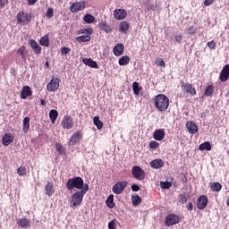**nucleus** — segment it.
Segmentation results:
<instances>
[{
	"label": "nucleus",
	"mask_w": 229,
	"mask_h": 229,
	"mask_svg": "<svg viewBox=\"0 0 229 229\" xmlns=\"http://www.w3.org/2000/svg\"><path fill=\"white\" fill-rule=\"evenodd\" d=\"M24 51H26V47L23 46L20 47L16 52L17 56H21L22 60H26V56L24 55Z\"/></svg>",
	"instance_id": "nucleus-41"
},
{
	"label": "nucleus",
	"mask_w": 229,
	"mask_h": 229,
	"mask_svg": "<svg viewBox=\"0 0 229 229\" xmlns=\"http://www.w3.org/2000/svg\"><path fill=\"white\" fill-rule=\"evenodd\" d=\"M186 129L191 135H196L198 133V125L194 122L188 121L186 123Z\"/></svg>",
	"instance_id": "nucleus-16"
},
{
	"label": "nucleus",
	"mask_w": 229,
	"mask_h": 229,
	"mask_svg": "<svg viewBox=\"0 0 229 229\" xmlns=\"http://www.w3.org/2000/svg\"><path fill=\"white\" fill-rule=\"evenodd\" d=\"M188 33H189V35H195V33H196V29H194V27H190L189 29H188Z\"/></svg>",
	"instance_id": "nucleus-52"
},
{
	"label": "nucleus",
	"mask_w": 229,
	"mask_h": 229,
	"mask_svg": "<svg viewBox=\"0 0 229 229\" xmlns=\"http://www.w3.org/2000/svg\"><path fill=\"white\" fill-rule=\"evenodd\" d=\"M181 202L187 203V197L186 196H182Z\"/></svg>",
	"instance_id": "nucleus-59"
},
{
	"label": "nucleus",
	"mask_w": 229,
	"mask_h": 229,
	"mask_svg": "<svg viewBox=\"0 0 229 229\" xmlns=\"http://www.w3.org/2000/svg\"><path fill=\"white\" fill-rule=\"evenodd\" d=\"M40 102H41V105H43V106H45V105L47 104L45 99H41Z\"/></svg>",
	"instance_id": "nucleus-60"
},
{
	"label": "nucleus",
	"mask_w": 229,
	"mask_h": 229,
	"mask_svg": "<svg viewBox=\"0 0 229 229\" xmlns=\"http://www.w3.org/2000/svg\"><path fill=\"white\" fill-rule=\"evenodd\" d=\"M98 28H100V30H102V31H105L106 33H110L112 31V29L105 21L100 22L98 24Z\"/></svg>",
	"instance_id": "nucleus-30"
},
{
	"label": "nucleus",
	"mask_w": 229,
	"mask_h": 229,
	"mask_svg": "<svg viewBox=\"0 0 229 229\" xmlns=\"http://www.w3.org/2000/svg\"><path fill=\"white\" fill-rule=\"evenodd\" d=\"M131 202L134 207H137V206L140 205V203L142 202V199L139 195H132Z\"/></svg>",
	"instance_id": "nucleus-32"
},
{
	"label": "nucleus",
	"mask_w": 229,
	"mask_h": 229,
	"mask_svg": "<svg viewBox=\"0 0 229 229\" xmlns=\"http://www.w3.org/2000/svg\"><path fill=\"white\" fill-rule=\"evenodd\" d=\"M161 189H171L173 187V182H160Z\"/></svg>",
	"instance_id": "nucleus-44"
},
{
	"label": "nucleus",
	"mask_w": 229,
	"mask_h": 229,
	"mask_svg": "<svg viewBox=\"0 0 229 229\" xmlns=\"http://www.w3.org/2000/svg\"><path fill=\"white\" fill-rule=\"evenodd\" d=\"M178 223H180V216L175 214L168 215L165 220V226H173L174 225H178Z\"/></svg>",
	"instance_id": "nucleus-9"
},
{
	"label": "nucleus",
	"mask_w": 229,
	"mask_h": 229,
	"mask_svg": "<svg viewBox=\"0 0 229 229\" xmlns=\"http://www.w3.org/2000/svg\"><path fill=\"white\" fill-rule=\"evenodd\" d=\"M113 53L114 56H122L123 53H124V45H123V43H118L114 47Z\"/></svg>",
	"instance_id": "nucleus-19"
},
{
	"label": "nucleus",
	"mask_w": 229,
	"mask_h": 229,
	"mask_svg": "<svg viewBox=\"0 0 229 229\" xmlns=\"http://www.w3.org/2000/svg\"><path fill=\"white\" fill-rule=\"evenodd\" d=\"M126 15H128V13L126 12L125 9H115L114 11V17L117 21H123L126 19Z\"/></svg>",
	"instance_id": "nucleus-13"
},
{
	"label": "nucleus",
	"mask_w": 229,
	"mask_h": 229,
	"mask_svg": "<svg viewBox=\"0 0 229 229\" xmlns=\"http://www.w3.org/2000/svg\"><path fill=\"white\" fill-rule=\"evenodd\" d=\"M199 151H210L212 149V145H210V142L206 141L199 145Z\"/></svg>",
	"instance_id": "nucleus-28"
},
{
	"label": "nucleus",
	"mask_w": 229,
	"mask_h": 229,
	"mask_svg": "<svg viewBox=\"0 0 229 229\" xmlns=\"http://www.w3.org/2000/svg\"><path fill=\"white\" fill-rule=\"evenodd\" d=\"M16 224L20 228H30L31 226V220L23 217L16 220Z\"/></svg>",
	"instance_id": "nucleus-15"
},
{
	"label": "nucleus",
	"mask_w": 229,
	"mask_h": 229,
	"mask_svg": "<svg viewBox=\"0 0 229 229\" xmlns=\"http://www.w3.org/2000/svg\"><path fill=\"white\" fill-rule=\"evenodd\" d=\"M81 139H83L81 131H75L68 140V148H72V146L78 144Z\"/></svg>",
	"instance_id": "nucleus-7"
},
{
	"label": "nucleus",
	"mask_w": 229,
	"mask_h": 229,
	"mask_svg": "<svg viewBox=\"0 0 229 229\" xmlns=\"http://www.w3.org/2000/svg\"><path fill=\"white\" fill-rule=\"evenodd\" d=\"M60 89V78L53 77L49 83L47 85V90L48 92H56Z\"/></svg>",
	"instance_id": "nucleus-5"
},
{
	"label": "nucleus",
	"mask_w": 229,
	"mask_h": 229,
	"mask_svg": "<svg viewBox=\"0 0 229 229\" xmlns=\"http://www.w3.org/2000/svg\"><path fill=\"white\" fill-rule=\"evenodd\" d=\"M30 47H32L36 55H40V53H42V47H40V45H38L37 41L31 39L30 41Z\"/></svg>",
	"instance_id": "nucleus-23"
},
{
	"label": "nucleus",
	"mask_w": 229,
	"mask_h": 229,
	"mask_svg": "<svg viewBox=\"0 0 229 229\" xmlns=\"http://www.w3.org/2000/svg\"><path fill=\"white\" fill-rule=\"evenodd\" d=\"M30 22H31V14L24 11L18 13L17 24H20V26H26V24H30Z\"/></svg>",
	"instance_id": "nucleus-4"
},
{
	"label": "nucleus",
	"mask_w": 229,
	"mask_h": 229,
	"mask_svg": "<svg viewBox=\"0 0 229 229\" xmlns=\"http://www.w3.org/2000/svg\"><path fill=\"white\" fill-rule=\"evenodd\" d=\"M86 192H89V184L87 183H85L82 190L72 195L70 199L72 208H76V207H80V205H81V202L83 201V196H85Z\"/></svg>",
	"instance_id": "nucleus-1"
},
{
	"label": "nucleus",
	"mask_w": 229,
	"mask_h": 229,
	"mask_svg": "<svg viewBox=\"0 0 229 229\" xmlns=\"http://www.w3.org/2000/svg\"><path fill=\"white\" fill-rule=\"evenodd\" d=\"M157 5H154V6L151 7V10H154V11H155V10H157Z\"/></svg>",
	"instance_id": "nucleus-61"
},
{
	"label": "nucleus",
	"mask_w": 229,
	"mask_h": 229,
	"mask_svg": "<svg viewBox=\"0 0 229 229\" xmlns=\"http://www.w3.org/2000/svg\"><path fill=\"white\" fill-rule=\"evenodd\" d=\"M208 47H209V49H216V41L212 40L207 43Z\"/></svg>",
	"instance_id": "nucleus-50"
},
{
	"label": "nucleus",
	"mask_w": 229,
	"mask_h": 229,
	"mask_svg": "<svg viewBox=\"0 0 229 229\" xmlns=\"http://www.w3.org/2000/svg\"><path fill=\"white\" fill-rule=\"evenodd\" d=\"M28 1V4H30V6L35 4V3H37V0H27Z\"/></svg>",
	"instance_id": "nucleus-58"
},
{
	"label": "nucleus",
	"mask_w": 229,
	"mask_h": 229,
	"mask_svg": "<svg viewBox=\"0 0 229 229\" xmlns=\"http://www.w3.org/2000/svg\"><path fill=\"white\" fill-rule=\"evenodd\" d=\"M5 4H8V0H0V8H4Z\"/></svg>",
	"instance_id": "nucleus-54"
},
{
	"label": "nucleus",
	"mask_w": 229,
	"mask_h": 229,
	"mask_svg": "<svg viewBox=\"0 0 229 229\" xmlns=\"http://www.w3.org/2000/svg\"><path fill=\"white\" fill-rule=\"evenodd\" d=\"M165 164V163L164 162V160L160 158H157L150 162V167H152V169H162Z\"/></svg>",
	"instance_id": "nucleus-18"
},
{
	"label": "nucleus",
	"mask_w": 229,
	"mask_h": 229,
	"mask_svg": "<svg viewBox=\"0 0 229 229\" xmlns=\"http://www.w3.org/2000/svg\"><path fill=\"white\" fill-rule=\"evenodd\" d=\"M182 87L185 89L186 94H190V96H196V88L192 87V84L182 83Z\"/></svg>",
	"instance_id": "nucleus-20"
},
{
	"label": "nucleus",
	"mask_w": 229,
	"mask_h": 229,
	"mask_svg": "<svg viewBox=\"0 0 229 229\" xmlns=\"http://www.w3.org/2000/svg\"><path fill=\"white\" fill-rule=\"evenodd\" d=\"M130 30V24L128 21H122L120 24V31L122 33H126Z\"/></svg>",
	"instance_id": "nucleus-33"
},
{
	"label": "nucleus",
	"mask_w": 229,
	"mask_h": 229,
	"mask_svg": "<svg viewBox=\"0 0 229 229\" xmlns=\"http://www.w3.org/2000/svg\"><path fill=\"white\" fill-rule=\"evenodd\" d=\"M155 140H164L165 139V131L164 129H157L153 133Z\"/></svg>",
	"instance_id": "nucleus-17"
},
{
	"label": "nucleus",
	"mask_w": 229,
	"mask_h": 229,
	"mask_svg": "<svg viewBox=\"0 0 229 229\" xmlns=\"http://www.w3.org/2000/svg\"><path fill=\"white\" fill-rule=\"evenodd\" d=\"M49 118L51 120L52 124H55V123H56V119H58V111L55 109L50 110Z\"/></svg>",
	"instance_id": "nucleus-27"
},
{
	"label": "nucleus",
	"mask_w": 229,
	"mask_h": 229,
	"mask_svg": "<svg viewBox=\"0 0 229 229\" xmlns=\"http://www.w3.org/2000/svg\"><path fill=\"white\" fill-rule=\"evenodd\" d=\"M210 189L213 191V192H219L221 189H223V186L219 182H214L211 183Z\"/></svg>",
	"instance_id": "nucleus-34"
},
{
	"label": "nucleus",
	"mask_w": 229,
	"mask_h": 229,
	"mask_svg": "<svg viewBox=\"0 0 229 229\" xmlns=\"http://www.w3.org/2000/svg\"><path fill=\"white\" fill-rule=\"evenodd\" d=\"M39 44L45 47H47V46H49V35H45L42 37L40 38Z\"/></svg>",
	"instance_id": "nucleus-37"
},
{
	"label": "nucleus",
	"mask_w": 229,
	"mask_h": 229,
	"mask_svg": "<svg viewBox=\"0 0 229 229\" xmlns=\"http://www.w3.org/2000/svg\"><path fill=\"white\" fill-rule=\"evenodd\" d=\"M131 191H133V192H139V191H140V187L137 184H132Z\"/></svg>",
	"instance_id": "nucleus-51"
},
{
	"label": "nucleus",
	"mask_w": 229,
	"mask_h": 229,
	"mask_svg": "<svg viewBox=\"0 0 229 229\" xmlns=\"http://www.w3.org/2000/svg\"><path fill=\"white\" fill-rule=\"evenodd\" d=\"M82 63L85 65H88V67H91V69H99V66L98 65V63L92 59L89 58H84L82 60Z\"/></svg>",
	"instance_id": "nucleus-21"
},
{
	"label": "nucleus",
	"mask_w": 229,
	"mask_h": 229,
	"mask_svg": "<svg viewBox=\"0 0 229 229\" xmlns=\"http://www.w3.org/2000/svg\"><path fill=\"white\" fill-rule=\"evenodd\" d=\"M157 65H159L160 67H165V62L164 61V59H159Z\"/></svg>",
	"instance_id": "nucleus-55"
},
{
	"label": "nucleus",
	"mask_w": 229,
	"mask_h": 229,
	"mask_svg": "<svg viewBox=\"0 0 229 229\" xmlns=\"http://www.w3.org/2000/svg\"><path fill=\"white\" fill-rule=\"evenodd\" d=\"M207 205H208V198L205 195L200 196L197 200V208L204 210L207 208Z\"/></svg>",
	"instance_id": "nucleus-12"
},
{
	"label": "nucleus",
	"mask_w": 229,
	"mask_h": 229,
	"mask_svg": "<svg viewBox=\"0 0 229 229\" xmlns=\"http://www.w3.org/2000/svg\"><path fill=\"white\" fill-rule=\"evenodd\" d=\"M61 126L64 128V130H71L74 128V122H72V117L69 115L64 116L61 123Z\"/></svg>",
	"instance_id": "nucleus-11"
},
{
	"label": "nucleus",
	"mask_w": 229,
	"mask_h": 229,
	"mask_svg": "<svg viewBox=\"0 0 229 229\" xmlns=\"http://www.w3.org/2000/svg\"><path fill=\"white\" fill-rule=\"evenodd\" d=\"M174 38H175V42H178L180 44L182 40V34L175 35Z\"/></svg>",
	"instance_id": "nucleus-53"
},
{
	"label": "nucleus",
	"mask_w": 229,
	"mask_h": 229,
	"mask_svg": "<svg viewBox=\"0 0 229 229\" xmlns=\"http://www.w3.org/2000/svg\"><path fill=\"white\" fill-rule=\"evenodd\" d=\"M155 106L159 112H165V110L169 108V98L164 94L156 96Z\"/></svg>",
	"instance_id": "nucleus-2"
},
{
	"label": "nucleus",
	"mask_w": 229,
	"mask_h": 229,
	"mask_svg": "<svg viewBox=\"0 0 229 229\" xmlns=\"http://www.w3.org/2000/svg\"><path fill=\"white\" fill-rule=\"evenodd\" d=\"M69 53H71V48L65 47H62L61 55H69Z\"/></svg>",
	"instance_id": "nucleus-49"
},
{
	"label": "nucleus",
	"mask_w": 229,
	"mask_h": 229,
	"mask_svg": "<svg viewBox=\"0 0 229 229\" xmlns=\"http://www.w3.org/2000/svg\"><path fill=\"white\" fill-rule=\"evenodd\" d=\"M126 187H128V182H118L113 186L112 191L114 194H123V191L124 189H126Z\"/></svg>",
	"instance_id": "nucleus-8"
},
{
	"label": "nucleus",
	"mask_w": 229,
	"mask_h": 229,
	"mask_svg": "<svg viewBox=\"0 0 229 229\" xmlns=\"http://www.w3.org/2000/svg\"><path fill=\"white\" fill-rule=\"evenodd\" d=\"M90 38H91L90 36L83 35V36L77 37L76 41L77 42H90Z\"/></svg>",
	"instance_id": "nucleus-42"
},
{
	"label": "nucleus",
	"mask_w": 229,
	"mask_h": 229,
	"mask_svg": "<svg viewBox=\"0 0 229 229\" xmlns=\"http://www.w3.org/2000/svg\"><path fill=\"white\" fill-rule=\"evenodd\" d=\"M13 142V136L11 133H7L3 138L4 146H10Z\"/></svg>",
	"instance_id": "nucleus-25"
},
{
	"label": "nucleus",
	"mask_w": 229,
	"mask_h": 229,
	"mask_svg": "<svg viewBox=\"0 0 229 229\" xmlns=\"http://www.w3.org/2000/svg\"><path fill=\"white\" fill-rule=\"evenodd\" d=\"M192 208H194V205H192V202L188 203L187 210H192Z\"/></svg>",
	"instance_id": "nucleus-57"
},
{
	"label": "nucleus",
	"mask_w": 229,
	"mask_h": 229,
	"mask_svg": "<svg viewBox=\"0 0 229 229\" xmlns=\"http://www.w3.org/2000/svg\"><path fill=\"white\" fill-rule=\"evenodd\" d=\"M54 11H53V8L49 7L47 10V19H53L54 17Z\"/></svg>",
	"instance_id": "nucleus-48"
},
{
	"label": "nucleus",
	"mask_w": 229,
	"mask_h": 229,
	"mask_svg": "<svg viewBox=\"0 0 229 229\" xmlns=\"http://www.w3.org/2000/svg\"><path fill=\"white\" fill-rule=\"evenodd\" d=\"M132 90L135 96H139V94H140V90H142V88L139 86V82H133Z\"/></svg>",
	"instance_id": "nucleus-39"
},
{
	"label": "nucleus",
	"mask_w": 229,
	"mask_h": 229,
	"mask_svg": "<svg viewBox=\"0 0 229 229\" xmlns=\"http://www.w3.org/2000/svg\"><path fill=\"white\" fill-rule=\"evenodd\" d=\"M22 131L28 133L30 131V117L26 116L22 121Z\"/></svg>",
	"instance_id": "nucleus-26"
},
{
	"label": "nucleus",
	"mask_w": 229,
	"mask_h": 229,
	"mask_svg": "<svg viewBox=\"0 0 229 229\" xmlns=\"http://www.w3.org/2000/svg\"><path fill=\"white\" fill-rule=\"evenodd\" d=\"M92 33H94V30H92V28L81 29L79 30V35L90 37Z\"/></svg>",
	"instance_id": "nucleus-31"
},
{
	"label": "nucleus",
	"mask_w": 229,
	"mask_h": 229,
	"mask_svg": "<svg viewBox=\"0 0 229 229\" xmlns=\"http://www.w3.org/2000/svg\"><path fill=\"white\" fill-rule=\"evenodd\" d=\"M30 96H31V88H30V86L23 87L21 92V99H26L30 98Z\"/></svg>",
	"instance_id": "nucleus-22"
},
{
	"label": "nucleus",
	"mask_w": 229,
	"mask_h": 229,
	"mask_svg": "<svg viewBox=\"0 0 229 229\" xmlns=\"http://www.w3.org/2000/svg\"><path fill=\"white\" fill-rule=\"evenodd\" d=\"M93 123L95 126H97L98 130H101V128H103V122L99 120V116H95L93 118Z\"/></svg>",
	"instance_id": "nucleus-40"
},
{
	"label": "nucleus",
	"mask_w": 229,
	"mask_h": 229,
	"mask_svg": "<svg viewBox=\"0 0 229 229\" xmlns=\"http://www.w3.org/2000/svg\"><path fill=\"white\" fill-rule=\"evenodd\" d=\"M84 21L86 24H92L96 21V18L92 14H86L84 16Z\"/></svg>",
	"instance_id": "nucleus-35"
},
{
	"label": "nucleus",
	"mask_w": 229,
	"mask_h": 229,
	"mask_svg": "<svg viewBox=\"0 0 229 229\" xmlns=\"http://www.w3.org/2000/svg\"><path fill=\"white\" fill-rule=\"evenodd\" d=\"M214 94V86L209 85L205 89V96L210 97Z\"/></svg>",
	"instance_id": "nucleus-43"
},
{
	"label": "nucleus",
	"mask_w": 229,
	"mask_h": 229,
	"mask_svg": "<svg viewBox=\"0 0 229 229\" xmlns=\"http://www.w3.org/2000/svg\"><path fill=\"white\" fill-rule=\"evenodd\" d=\"M119 65H128L130 64V57L128 55L122 56L118 61Z\"/></svg>",
	"instance_id": "nucleus-38"
},
{
	"label": "nucleus",
	"mask_w": 229,
	"mask_h": 229,
	"mask_svg": "<svg viewBox=\"0 0 229 229\" xmlns=\"http://www.w3.org/2000/svg\"><path fill=\"white\" fill-rule=\"evenodd\" d=\"M47 67H49V62L46 63Z\"/></svg>",
	"instance_id": "nucleus-62"
},
{
	"label": "nucleus",
	"mask_w": 229,
	"mask_h": 229,
	"mask_svg": "<svg viewBox=\"0 0 229 229\" xmlns=\"http://www.w3.org/2000/svg\"><path fill=\"white\" fill-rule=\"evenodd\" d=\"M85 1L75 2L70 6V12H72V13H78V12L85 10Z\"/></svg>",
	"instance_id": "nucleus-10"
},
{
	"label": "nucleus",
	"mask_w": 229,
	"mask_h": 229,
	"mask_svg": "<svg viewBox=\"0 0 229 229\" xmlns=\"http://www.w3.org/2000/svg\"><path fill=\"white\" fill-rule=\"evenodd\" d=\"M46 195L48 196V198H51L53 194H55V188L53 186V182H49L45 186Z\"/></svg>",
	"instance_id": "nucleus-24"
},
{
	"label": "nucleus",
	"mask_w": 229,
	"mask_h": 229,
	"mask_svg": "<svg viewBox=\"0 0 229 229\" xmlns=\"http://www.w3.org/2000/svg\"><path fill=\"white\" fill-rule=\"evenodd\" d=\"M131 174L133 175V178H135V180H140L142 181L144 180V178H146V174L144 173V170H142V168H140V166H133L131 168Z\"/></svg>",
	"instance_id": "nucleus-6"
},
{
	"label": "nucleus",
	"mask_w": 229,
	"mask_h": 229,
	"mask_svg": "<svg viewBox=\"0 0 229 229\" xmlns=\"http://www.w3.org/2000/svg\"><path fill=\"white\" fill-rule=\"evenodd\" d=\"M17 173L19 174V176H26V167L24 166H20L18 169H17Z\"/></svg>",
	"instance_id": "nucleus-45"
},
{
	"label": "nucleus",
	"mask_w": 229,
	"mask_h": 229,
	"mask_svg": "<svg viewBox=\"0 0 229 229\" xmlns=\"http://www.w3.org/2000/svg\"><path fill=\"white\" fill-rule=\"evenodd\" d=\"M214 1H216V0H205L204 4H205V6H210V4H212V3H214Z\"/></svg>",
	"instance_id": "nucleus-56"
},
{
	"label": "nucleus",
	"mask_w": 229,
	"mask_h": 229,
	"mask_svg": "<svg viewBox=\"0 0 229 229\" xmlns=\"http://www.w3.org/2000/svg\"><path fill=\"white\" fill-rule=\"evenodd\" d=\"M106 205L108 208H114L115 207V203L114 202V194H110L106 200Z\"/></svg>",
	"instance_id": "nucleus-29"
},
{
	"label": "nucleus",
	"mask_w": 229,
	"mask_h": 229,
	"mask_svg": "<svg viewBox=\"0 0 229 229\" xmlns=\"http://www.w3.org/2000/svg\"><path fill=\"white\" fill-rule=\"evenodd\" d=\"M149 148L150 149H157V148H160V143L157 141H150Z\"/></svg>",
	"instance_id": "nucleus-46"
},
{
	"label": "nucleus",
	"mask_w": 229,
	"mask_h": 229,
	"mask_svg": "<svg viewBox=\"0 0 229 229\" xmlns=\"http://www.w3.org/2000/svg\"><path fill=\"white\" fill-rule=\"evenodd\" d=\"M55 149L56 151H58V153L60 155H66L67 152L65 151V148L64 147V145H62V143H56L55 144Z\"/></svg>",
	"instance_id": "nucleus-36"
},
{
	"label": "nucleus",
	"mask_w": 229,
	"mask_h": 229,
	"mask_svg": "<svg viewBox=\"0 0 229 229\" xmlns=\"http://www.w3.org/2000/svg\"><path fill=\"white\" fill-rule=\"evenodd\" d=\"M85 187V183L81 177H72L69 179L66 182V189L68 191H72L73 189H79L80 191H83Z\"/></svg>",
	"instance_id": "nucleus-3"
},
{
	"label": "nucleus",
	"mask_w": 229,
	"mask_h": 229,
	"mask_svg": "<svg viewBox=\"0 0 229 229\" xmlns=\"http://www.w3.org/2000/svg\"><path fill=\"white\" fill-rule=\"evenodd\" d=\"M117 220L114 219L108 223L109 229H116Z\"/></svg>",
	"instance_id": "nucleus-47"
},
{
	"label": "nucleus",
	"mask_w": 229,
	"mask_h": 229,
	"mask_svg": "<svg viewBox=\"0 0 229 229\" xmlns=\"http://www.w3.org/2000/svg\"><path fill=\"white\" fill-rule=\"evenodd\" d=\"M219 80L222 82L228 81L229 80V64H225L219 75Z\"/></svg>",
	"instance_id": "nucleus-14"
}]
</instances>
